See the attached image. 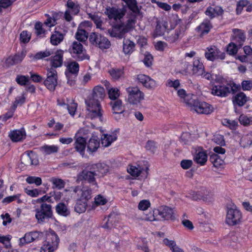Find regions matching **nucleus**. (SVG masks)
Segmentation results:
<instances>
[{
  "instance_id": "nucleus-34",
  "label": "nucleus",
  "mask_w": 252,
  "mask_h": 252,
  "mask_svg": "<svg viewBox=\"0 0 252 252\" xmlns=\"http://www.w3.org/2000/svg\"><path fill=\"white\" fill-rule=\"evenodd\" d=\"M248 97L243 92H240L235 96L233 102L234 104L242 106L246 103Z\"/></svg>"
},
{
  "instance_id": "nucleus-62",
  "label": "nucleus",
  "mask_w": 252,
  "mask_h": 252,
  "mask_svg": "<svg viewBox=\"0 0 252 252\" xmlns=\"http://www.w3.org/2000/svg\"><path fill=\"white\" fill-rule=\"evenodd\" d=\"M52 54V52L50 51L46 50L45 51H41L37 53L34 56V58L36 60L43 59L45 57H49Z\"/></svg>"
},
{
  "instance_id": "nucleus-41",
  "label": "nucleus",
  "mask_w": 252,
  "mask_h": 252,
  "mask_svg": "<svg viewBox=\"0 0 252 252\" xmlns=\"http://www.w3.org/2000/svg\"><path fill=\"white\" fill-rule=\"evenodd\" d=\"M79 69V65L76 62H72L70 63L67 65V71L65 73H70L71 74L77 75L78 74Z\"/></svg>"
},
{
  "instance_id": "nucleus-44",
  "label": "nucleus",
  "mask_w": 252,
  "mask_h": 252,
  "mask_svg": "<svg viewBox=\"0 0 252 252\" xmlns=\"http://www.w3.org/2000/svg\"><path fill=\"white\" fill-rule=\"evenodd\" d=\"M66 6L68 8V10H70L74 15L77 14L80 11L79 5L72 1L71 0H68Z\"/></svg>"
},
{
  "instance_id": "nucleus-46",
  "label": "nucleus",
  "mask_w": 252,
  "mask_h": 252,
  "mask_svg": "<svg viewBox=\"0 0 252 252\" xmlns=\"http://www.w3.org/2000/svg\"><path fill=\"white\" fill-rule=\"evenodd\" d=\"M89 17L92 20L94 24L96 25V27L97 29H100L101 30H103L104 29L101 28L102 21L100 19V17L98 16L97 14H91L89 13L88 14Z\"/></svg>"
},
{
  "instance_id": "nucleus-9",
  "label": "nucleus",
  "mask_w": 252,
  "mask_h": 252,
  "mask_svg": "<svg viewBox=\"0 0 252 252\" xmlns=\"http://www.w3.org/2000/svg\"><path fill=\"white\" fill-rule=\"evenodd\" d=\"M238 89V85L233 84L232 86L219 85L213 87L212 94L220 97H226L229 94H234Z\"/></svg>"
},
{
  "instance_id": "nucleus-52",
  "label": "nucleus",
  "mask_w": 252,
  "mask_h": 252,
  "mask_svg": "<svg viewBox=\"0 0 252 252\" xmlns=\"http://www.w3.org/2000/svg\"><path fill=\"white\" fill-rule=\"evenodd\" d=\"M26 182L30 184H35L36 186H39L42 184L41 178L34 176H29L26 178Z\"/></svg>"
},
{
  "instance_id": "nucleus-19",
  "label": "nucleus",
  "mask_w": 252,
  "mask_h": 252,
  "mask_svg": "<svg viewBox=\"0 0 252 252\" xmlns=\"http://www.w3.org/2000/svg\"><path fill=\"white\" fill-rule=\"evenodd\" d=\"M42 233L37 231H33L27 233L24 236L20 238L19 245L23 246L26 244L30 243L37 240L42 235Z\"/></svg>"
},
{
  "instance_id": "nucleus-8",
  "label": "nucleus",
  "mask_w": 252,
  "mask_h": 252,
  "mask_svg": "<svg viewBox=\"0 0 252 252\" xmlns=\"http://www.w3.org/2000/svg\"><path fill=\"white\" fill-rule=\"evenodd\" d=\"M69 50L72 57L78 61L90 60V56L87 54L86 50L80 42L74 41Z\"/></svg>"
},
{
  "instance_id": "nucleus-56",
  "label": "nucleus",
  "mask_w": 252,
  "mask_h": 252,
  "mask_svg": "<svg viewBox=\"0 0 252 252\" xmlns=\"http://www.w3.org/2000/svg\"><path fill=\"white\" fill-rule=\"evenodd\" d=\"M16 81L19 85L25 86L29 82V77L28 76L17 75Z\"/></svg>"
},
{
  "instance_id": "nucleus-60",
  "label": "nucleus",
  "mask_w": 252,
  "mask_h": 252,
  "mask_svg": "<svg viewBox=\"0 0 252 252\" xmlns=\"http://www.w3.org/2000/svg\"><path fill=\"white\" fill-rule=\"evenodd\" d=\"M222 124L231 129H235L238 125L237 122L235 120H230L226 119L223 120Z\"/></svg>"
},
{
  "instance_id": "nucleus-5",
  "label": "nucleus",
  "mask_w": 252,
  "mask_h": 252,
  "mask_svg": "<svg viewBox=\"0 0 252 252\" xmlns=\"http://www.w3.org/2000/svg\"><path fill=\"white\" fill-rule=\"evenodd\" d=\"M242 220V214L241 211L234 205L227 208L226 217V223L230 226L239 224Z\"/></svg>"
},
{
  "instance_id": "nucleus-7",
  "label": "nucleus",
  "mask_w": 252,
  "mask_h": 252,
  "mask_svg": "<svg viewBox=\"0 0 252 252\" xmlns=\"http://www.w3.org/2000/svg\"><path fill=\"white\" fill-rule=\"evenodd\" d=\"M59 238L55 232L52 231L46 235L45 243L41 248L40 252H53L58 247Z\"/></svg>"
},
{
  "instance_id": "nucleus-36",
  "label": "nucleus",
  "mask_w": 252,
  "mask_h": 252,
  "mask_svg": "<svg viewBox=\"0 0 252 252\" xmlns=\"http://www.w3.org/2000/svg\"><path fill=\"white\" fill-rule=\"evenodd\" d=\"M113 113L115 114H122L124 110L122 108V101L120 99L115 100L114 101H112L110 103Z\"/></svg>"
},
{
  "instance_id": "nucleus-6",
  "label": "nucleus",
  "mask_w": 252,
  "mask_h": 252,
  "mask_svg": "<svg viewBox=\"0 0 252 252\" xmlns=\"http://www.w3.org/2000/svg\"><path fill=\"white\" fill-rule=\"evenodd\" d=\"M188 105L191 107V110H194L198 114H209L213 111V107L209 103L192 99L188 102Z\"/></svg>"
},
{
  "instance_id": "nucleus-45",
  "label": "nucleus",
  "mask_w": 252,
  "mask_h": 252,
  "mask_svg": "<svg viewBox=\"0 0 252 252\" xmlns=\"http://www.w3.org/2000/svg\"><path fill=\"white\" fill-rule=\"evenodd\" d=\"M101 35L96 32H92L89 36L90 42L93 45L96 46L99 43Z\"/></svg>"
},
{
  "instance_id": "nucleus-54",
  "label": "nucleus",
  "mask_w": 252,
  "mask_h": 252,
  "mask_svg": "<svg viewBox=\"0 0 252 252\" xmlns=\"http://www.w3.org/2000/svg\"><path fill=\"white\" fill-rule=\"evenodd\" d=\"M31 37V34L26 31H23L20 35V41L23 43H27L29 42Z\"/></svg>"
},
{
  "instance_id": "nucleus-50",
  "label": "nucleus",
  "mask_w": 252,
  "mask_h": 252,
  "mask_svg": "<svg viewBox=\"0 0 252 252\" xmlns=\"http://www.w3.org/2000/svg\"><path fill=\"white\" fill-rule=\"evenodd\" d=\"M51 181L53 184L54 187L58 189H61L64 187L65 182L61 179L53 178L51 179Z\"/></svg>"
},
{
  "instance_id": "nucleus-37",
  "label": "nucleus",
  "mask_w": 252,
  "mask_h": 252,
  "mask_svg": "<svg viewBox=\"0 0 252 252\" xmlns=\"http://www.w3.org/2000/svg\"><path fill=\"white\" fill-rule=\"evenodd\" d=\"M108 72L112 79L115 80H117L123 77L124 75V70L121 68H113L110 69Z\"/></svg>"
},
{
  "instance_id": "nucleus-11",
  "label": "nucleus",
  "mask_w": 252,
  "mask_h": 252,
  "mask_svg": "<svg viewBox=\"0 0 252 252\" xmlns=\"http://www.w3.org/2000/svg\"><path fill=\"white\" fill-rule=\"evenodd\" d=\"M58 75L57 71L52 68L48 69L47 78L44 81L46 88L50 91L53 92L57 85Z\"/></svg>"
},
{
  "instance_id": "nucleus-26",
  "label": "nucleus",
  "mask_w": 252,
  "mask_h": 252,
  "mask_svg": "<svg viewBox=\"0 0 252 252\" xmlns=\"http://www.w3.org/2000/svg\"><path fill=\"white\" fill-rule=\"evenodd\" d=\"M232 32L233 33V40L237 42L239 45H241L246 39L244 32L238 29H234Z\"/></svg>"
},
{
  "instance_id": "nucleus-42",
  "label": "nucleus",
  "mask_w": 252,
  "mask_h": 252,
  "mask_svg": "<svg viewBox=\"0 0 252 252\" xmlns=\"http://www.w3.org/2000/svg\"><path fill=\"white\" fill-rule=\"evenodd\" d=\"M41 150L45 155H50L58 152L59 148L55 145H44L41 147Z\"/></svg>"
},
{
  "instance_id": "nucleus-64",
  "label": "nucleus",
  "mask_w": 252,
  "mask_h": 252,
  "mask_svg": "<svg viewBox=\"0 0 252 252\" xmlns=\"http://www.w3.org/2000/svg\"><path fill=\"white\" fill-rule=\"evenodd\" d=\"M153 60V58L151 54L148 53L145 54L143 63L146 66L150 67L152 65Z\"/></svg>"
},
{
  "instance_id": "nucleus-55",
  "label": "nucleus",
  "mask_w": 252,
  "mask_h": 252,
  "mask_svg": "<svg viewBox=\"0 0 252 252\" xmlns=\"http://www.w3.org/2000/svg\"><path fill=\"white\" fill-rule=\"evenodd\" d=\"M240 86V85H238ZM242 89L243 91H251L252 89V80H245L241 82Z\"/></svg>"
},
{
  "instance_id": "nucleus-18",
  "label": "nucleus",
  "mask_w": 252,
  "mask_h": 252,
  "mask_svg": "<svg viewBox=\"0 0 252 252\" xmlns=\"http://www.w3.org/2000/svg\"><path fill=\"white\" fill-rule=\"evenodd\" d=\"M105 14L107 15L109 19H113L116 22L119 20L120 23L121 22V19L125 15V13L120 9L114 7H108L106 8Z\"/></svg>"
},
{
  "instance_id": "nucleus-15",
  "label": "nucleus",
  "mask_w": 252,
  "mask_h": 252,
  "mask_svg": "<svg viewBox=\"0 0 252 252\" xmlns=\"http://www.w3.org/2000/svg\"><path fill=\"white\" fill-rule=\"evenodd\" d=\"M136 78L139 83L147 89L154 90L158 86V84L155 80L145 74H138Z\"/></svg>"
},
{
  "instance_id": "nucleus-20",
  "label": "nucleus",
  "mask_w": 252,
  "mask_h": 252,
  "mask_svg": "<svg viewBox=\"0 0 252 252\" xmlns=\"http://www.w3.org/2000/svg\"><path fill=\"white\" fill-rule=\"evenodd\" d=\"M87 150L90 154H92L95 152L100 146L99 138L94 135H93L87 143Z\"/></svg>"
},
{
  "instance_id": "nucleus-30",
  "label": "nucleus",
  "mask_w": 252,
  "mask_h": 252,
  "mask_svg": "<svg viewBox=\"0 0 252 252\" xmlns=\"http://www.w3.org/2000/svg\"><path fill=\"white\" fill-rule=\"evenodd\" d=\"M117 138V137L116 134H104L101 138V144L104 147H107L109 146L113 142L115 141Z\"/></svg>"
},
{
  "instance_id": "nucleus-22",
  "label": "nucleus",
  "mask_w": 252,
  "mask_h": 252,
  "mask_svg": "<svg viewBox=\"0 0 252 252\" xmlns=\"http://www.w3.org/2000/svg\"><path fill=\"white\" fill-rule=\"evenodd\" d=\"M104 96L105 91L104 88L100 86H97L94 88L92 98L88 100L99 102L100 100L103 99Z\"/></svg>"
},
{
  "instance_id": "nucleus-13",
  "label": "nucleus",
  "mask_w": 252,
  "mask_h": 252,
  "mask_svg": "<svg viewBox=\"0 0 252 252\" xmlns=\"http://www.w3.org/2000/svg\"><path fill=\"white\" fill-rule=\"evenodd\" d=\"M206 58L210 61H214L217 60H224L225 54L221 52L216 46H211L207 48V51L205 53Z\"/></svg>"
},
{
  "instance_id": "nucleus-4",
  "label": "nucleus",
  "mask_w": 252,
  "mask_h": 252,
  "mask_svg": "<svg viewBox=\"0 0 252 252\" xmlns=\"http://www.w3.org/2000/svg\"><path fill=\"white\" fill-rule=\"evenodd\" d=\"M127 93V100L130 104L135 106L140 105L144 99V94L137 87H129L126 89Z\"/></svg>"
},
{
  "instance_id": "nucleus-51",
  "label": "nucleus",
  "mask_w": 252,
  "mask_h": 252,
  "mask_svg": "<svg viewBox=\"0 0 252 252\" xmlns=\"http://www.w3.org/2000/svg\"><path fill=\"white\" fill-rule=\"evenodd\" d=\"M184 31L181 29H176L174 34L169 37V41L171 42H175L179 37L183 35Z\"/></svg>"
},
{
  "instance_id": "nucleus-61",
  "label": "nucleus",
  "mask_w": 252,
  "mask_h": 252,
  "mask_svg": "<svg viewBox=\"0 0 252 252\" xmlns=\"http://www.w3.org/2000/svg\"><path fill=\"white\" fill-rule=\"evenodd\" d=\"M34 29L35 30V33L37 36H41L46 32V31L42 28V24L41 22L36 23L34 26Z\"/></svg>"
},
{
  "instance_id": "nucleus-24",
  "label": "nucleus",
  "mask_w": 252,
  "mask_h": 252,
  "mask_svg": "<svg viewBox=\"0 0 252 252\" xmlns=\"http://www.w3.org/2000/svg\"><path fill=\"white\" fill-rule=\"evenodd\" d=\"M26 56L24 52L22 51L21 53L16 54L14 56H9L6 60V64L8 66L13 65L21 62Z\"/></svg>"
},
{
  "instance_id": "nucleus-49",
  "label": "nucleus",
  "mask_w": 252,
  "mask_h": 252,
  "mask_svg": "<svg viewBox=\"0 0 252 252\" xmlns=\"http://www.w3.org/2000/svg\"><path fill=\"white\" fill-rule=\"evenodd\" d=\"M109 97L111 100H117L120 95V90L117 88H111L108 90Z\"/></svg>"
},
{
  "instance_id": "nucleus-2",
  "label": "nucleus",
  "mask_w": 252,
  "mask_h": 252,
  "mask_svg": "<svg viewBox=\"0 0 252 252\" xmlns=\"http://www.w3.org/2000/svg\"><path fill=\"white\" fill-rule=\"evenodd\" d=\"M107 172V168L105 165L100 163L92 164L89 167V170L85 169L79 173L77 176V180L85 181L97 188L95 177L102 176Z\"/></svg>"
},
{
  "instance_id": "nucleus-38",
  "label": "nucleus",
  "mask_w": 252,
  "mask_h": 252,
  "mask_svg": "<svg viewBox=\"0 0 252 252\" xmlns=\"http://www.w3.org/2000/svg\"><path fill=\"white\" fill-rule=\"evenodd\" d=\"M210 160L213 165L217 167H220L224 163L222 158L217 154H213L210 156Z\"/></svg>"
},
{
  "instance_id": "nucleus-3",
  "label": "nucleus",
  "mask_w": 252,
  "mask_h": 252,
  "mask_svg": "<svg viewBox=\"0 0 252 252\" xmlns=\"http://www.w3.org/2000/svg\"><path fill=\"white\" fill-rule=\"evenodd\" d=\"M88 110L87 117L91 119H98L99 121H103V111L100 104L98 102L92 100L85 101Z\"/></svg>"
},
{
  "instance_id": "nucleus-25",
  "label": "nucleus",
  "mask_w": 252,
  "mask_h": 252,
  "mask_svg": "<svg viewBox=\"0 0 252 252\" xmlns=\"http://www.w3.org/2000/svg\"><path fill=\"white\" fill-rule=\"evenodd\" d=\"M223 13V10L220 6H216L215 7L209 6L206 10L205 13L209 16L211 19H213L216 16L221 15Z\"/></svg>"
},
{
  "instance_id": "nucleus-48",
  "label": "nucleus",
  "mask_w": 252,
  "mask_h": 252,
  "mask_svg": "<svg viewBox=\"0 0 252 252\" xmlns=\"http://www.w3.org/2000/svg\"><path fill=\"white\" fill-rule=\"evenodd\" d=\"M177 94L181 98L183 99L187 104H188V101H190L192 99L191 96L189 94H187L185 90L183 89L178 90Z\"/></svg>"
},
{
  "instance_id": "nucleus-17",
  "label": "nucleus",
  "mask_w": 252,
  "mask_h": 252,
  "mask_svg": "<svg viewBox=\"0 0 252 252\" xmlns=\"http://www.w3.org/2000/svg\"><path fill=\"white\" fill-rule=\"evenodd\" d=\"M207 159L208 156L206 151L201 147H197L193 158L194 162L200 166H203L206 164Z\"/></svg>"
},
{
  "instance_id": "nucleus-32",
  "label": "nucleus",
  "mask_w": 252,
  "mask_h": 252,
  "mask_svg": "<svg viewBox=\"0 0 252 252\" xmlns=\"http://www.w3.org/2000/svg\"><path fill=\"white\" fill-rule=\"evenodd\" d=\"M167 28V23L164 21H158L155 29V34L157 36L162 35Z\"/></svg>"
},
{
  "instance_id": "nucleus-57",
  "label": "nucleus",
  "mask_w": 252,
  "mask_h": 252,
  "mask_svg": "<svg viewBox=\"0 0 252 252\" xmlns=\"http://www.w3.org/2000/svg\"><path fill=\"white\" fill-rule=\"evenodd\" d=\"M226 52L230 55L236 54L238 52L237 45L234 43H230L227 47Z\"/></svg>"
},
{
  "instance_id": "nucleus-12",
  "label": "nucleus",
  "mask_w": 252,
  "mask_h": 252,
  "mask_svg": "<svg viewBox=\"0 0 252 252\" xmlns=\"http://www.w3.org/2000/svg\"><path fill=\"white\" fill-rule=\"evenodd\" d=\"M129 30V28L127 25L121 22L113 26L111 29L108 30V32L111 36L122 39Z\"/></svg>"
},
{
  "instance_id": "nucleus-31",
  "label": "nucleus",
  "mask_w": 252,
  "mask_h": 252,
  "mask_svg": "<svg viewBox=\"0 0 252 252\" xmlns=\"http://www.w3.org/2000/svg\"><path fill=\"white\" fill-rule=\"evenodd\" d=\"M64 39V35L57 31H55L50 37V42L53 45H58Z\"/></svg>"
},
{
  "instance_id": "nucleus-1",
  "label": "nucleus",
  "mask_w": 252,
  "mask_h": 252,
  "mask_svg": "<svg viewBox=\"0 0 252 252\" xmlns=\"http://www.w3.org/2000/svg\"><path fill=\"white\" fill-rule=\"evenodd\" d=\"M69 190L71 196L76 199L75 211L79 214L85 212L88 206L87 202L92 197V190L88 188L83 189L80 186L71 187Z\"/></svg>"
},
{
  "instance_id": "nucleus-58",
  "label": "nucleus",
  "mask_w": 252,
  "mask_h": 252,
  "mask_svg": "<svg viewBox=\"0 0 252 252\" xmlns=\"http://www.w3.org/2000/svg\"><path fill=\"white\" fill-rule=\"evenodd\" d=\"M239 121L241 124L247 126L252 124V117H248L245 115H241L239 117Z\"/></svg>"
},
{
  "instance_id": "nucleus-39",
  "label": "nucleus",
  "mask_w": 252,
  "mask_h": 252,
  "mask_svg": "<svg viewBox=\"0 0 252 252\" xmlns=\"http://www.w3.org/2000/svg\"><path fill=\"white\" fill-rule=\"evenodd\" d=\"M127 5L128 8L135 13H139L140 9L137 5V2L136 0H122Z\"/></svg>"
},
{
  "instance_id": "nucleus-16",
  "label": "nucleus",
  "mask_w": 252,
  "mask_h": 252,
  "mask_svg": "<svg viewBox=\"0 0 252 252\" xmlns=\"http://www.w3.org/2000/svg\"><path fill=\"white\" fill-rule=\"evenodd\" d=\"M21 163L25 166L32 165H37L38 161L36 158V155L32 151H27L25 152L21 158Z\"/></svg>"
},
{
  "instance_id": "nucleus-40",
  "label": "nucleus",
  "mask_w": 252,
  "mask_h": 252,
  "mask_svg": "<svg viewBox=\"0 0 252 252\" xmlns=\"http://www.w3.org/2000/svg\"><path fill=\"white\" fill-rule=\"evenodd\" d=\"M75 37L77 40L83 42L87 39L88 34L85 30L81 29L79 27L75 34Z\"/></svg>"
},
{
  "instance_id": "nucleus-53",
  "label": "nucleus",
  "mask_w": 252,
  "mask_h": 252,
  "mask_svg": "<svg viewBox=\"0 0 252 252\" xmlns=\"http://www.w3.org/2000/svg\"><path fill=\"white\" fill-rule=\"evenodd\" d=\"M249 4V2L247 0H241L238 1L237 3L236 7V13L237 14H240L244 7H246Z\"/></svg>"
},
{
  "instance_id": "nucleus-21",
  "label": "nucleus",
  "mask_w": 252,
  "mask_h": 252,
  "mask_svg": "<svg viewBox=\"0 0 252 252\" xmlns=\"http://www.w3.org/2000/svg\"><path fill=\"white\" fill-rule=\"evenodd\" d=\"M63 51L62 50H57L55 55L52 57L51 64L52 67L57 68L61 67L63 63Z\"/></svg>"
},
{
  "instance_id": "nucleus-59",
  "label": "nucleus",
  "mask_w": 252,
  "mask_h": 252,
  "mask_svg": "<svg viewBox=\"0 0 252 252\" xmlns=\"http://www.w3.org/2000/svg\"><path fill=\"white\" fill-rule=\"evenodd\" d=\"M25 99L26 97L24 94H23L21 96H17L11 107H13L14 109L16 110L18 105H21L25 103Z\"/></svg>"
},
{
  "instance_id": "nucleus-43",
  "label": "nucleus",
  "mask_w": 252,
  "mask_h": 252,
  "mask_svg": "<svg viewBox=\"0 0 252 252\" xmlns=\"http://www.w3.org/2000/svg\"><path fill=\"white\" fill-rule=\"evenodd\" d=\"M97 47L101 50L107 49L110 48L111 43L110 41L105 36L101 35V36Z\"/></svg>"
},
{
  "instance_id": "nucleus-47",
  "label": "nucleus",
  "mask_w": 252,
  "mask_h": 252,
  "mask_svg": "<svg viewBox=\"0 0 252 252\" xmlns=\"http://www.w3.org/2000/svg\"><path fill=\"white\" fill-rule=\"evenodd\" d=\"M144 170L143 168L138 165V167L135 166H131L129 168L127 169V172L132 176L138 177Z\"/></svg>"
},
{
  "instance_id": "nucleus-10",
  "label": "nucleus",
  "mask_w": 252,
  "mask_h": 252,
  "mask_svg": "<svg viewBox=\"0 0 252 252\" xmlns=\"http://www.w3.org/2000/svg\"><path fill=\"white\" fill-rule=\"evenodd\" d=\"M35 211V218L39 223L44 222L46 219L51 218L53 215L51 205L46 203H41L40 208H36Z\"/></svg>"
},
{
  "instance_id": "nucleus-23",
  "label": "nucleus",
  "mask_w": 252,
  "mask_h": 252,
  "mask_svg": "<svg viewBox=\"0 0 252 252\" xmlns=\"http://www.w3.org/2000/svg\"><path fill=\"white\" fill-rule=\"evenodd\" d=\"M86 145L87 142L85 138L79 137L76 139L74 143L75 149L82 157L85 155Z\"/></svg>"
},
{
  "instance_id": "nucleus-35",
  "label": "nucleus",
  "mask_w": 252,
  "mask_h": 252,
  "mask_svg": "<svg viewBox=\"0 0 252 252\" xmlns=\"http://www.w3.org/2000/svg\"><path fill=\"white\" fill-rule=\"evenodd\" d=\"M57 213L61 216L66 217L70 214V211L67 206L62 202L58 203L56 206Z\"/></svg>"
},
{
  "instance_id": "nucleus-14",
  "label": "nucleus",
  "mask_w": 252,
  "mask_h": 252,
  "mask_svg": "<svg viewBox=\"0 0 252 252\" xmlns=\"http://www.w3.org/2000/svg\"><path fill=\"white\" fill-rule=\"evenodd\" d=\"M155 215H158L164 220H174L175 213L173 209L167 206H161L158 209L154 211Z\"/></svg>"
},
{
  "instance_id": "nucleus-33",
  "label": "nucleus",
  "mask_w": 252,
  "mask_h": 252,
  "mask_svg": "<svg viewBox=\"0 0 252 252\" xmlns=\"http://www.w3.org/2000/svg\"><path fill=\"white\" fill-rule=\"evenodd\" d=\"M9 136L12 141L14 142H18L25 138L26 136V133L24 131L15 130L11 132Z\"/></svg>"
},
{
  "instance_id": "nucleus-63",
  "label": "nucleus",
  "mask_w": 252,
  "mask_h": 252,
  "mask_svg": "<svg viewBox=\"0 0 252 252\" xmlns=\"http://www.w3.org/2000/svg\"><path fill=\"white\" fill-rule=\"evenodd\" d=\"M15 111V109H14L13 108L11 107L6 114L3 116H0V120L2 122H5L8 119L13 116Z\"/></svg>"
},
{
  "instance_id": "nucleus-28",
  "label": "nucleus",
  "mask_w": 252,
  "mask_h": 252,
  "mask_svg": "<svg viewBox=\"0 0 252 252\" xmlns=\"http://www.w3.org/2000/svg\"><path fill=\"white\" fill-rule=\"evenodd\" d=\"M204 69L205 68L203 63L200 62L198 59H194L191 69L192 74L197 76L202 75Z\"/></svg>"
},
{
  "instance_id": "nucleus-27",
  "label": "nucleus",
  "mask_w": 252,
  "mask_h": 252,
  "mask_svg": "<svg viewBox=\"0 0 252 252\" xmlns=\"http://www.w3.org/2000/svg\"><path fill=\"white\" fill-rule=\"evenodd\" d=\"M211 28L212 25L210 21L206 19L196 28V31L200 33V35L202 36L207 34L210 32Z\"/></svg>"
},
{
  "instance_id": "nucleus-29",
  "label": "nucleus",
  "mask_w": 252,
  "mask_h": 252,
  "mask_svg": "<svg viewBox=\"0 0 252 252\" xmlns=\"http://www.w3.org/2000/svg\"><path fill=\"white\" fill-rule=\"evenodd\" d=\"M135 46V44L133 41L127 39H124L123 46V52L125 55L131 54L134 50Z\"/></svg>"
}]
</instances>
